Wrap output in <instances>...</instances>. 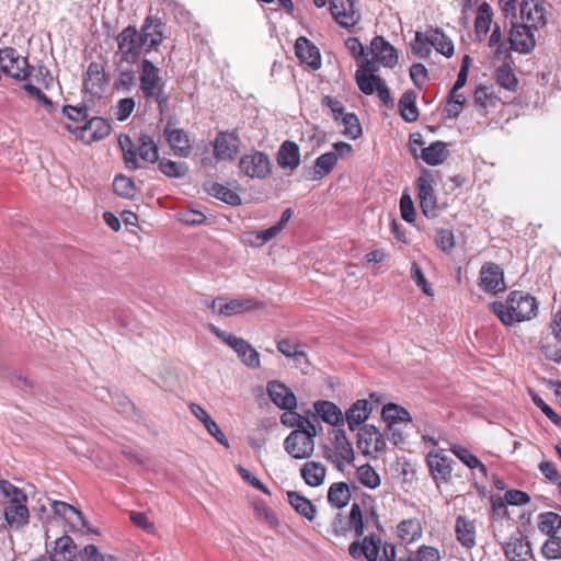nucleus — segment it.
I'll list each match as a JSON object with an SVG mask.
<instances>
[{
  "mask_svg": "<svg viewBox=\"0 0 561 561\" xmlns=\"http://www.w3.org/2000/svg\"><path fill=\"white\" fill-rule=\"evenodd\" d=\"M490 310L507 327L517 322L529 321L537 317L538 304L534 296L522 290H513L506 302L493 301Z\"/></svg>",
  "mask_w": 561,
  "mask_h": 561,
  "instance_id": "nucleus-1",
  "label": "nucleus"
},
{
  "mask_svg": "<svg viewBox=\"0 0 561 561\" xmlns=\"http://www.w3.org/2000/svg\"><path fill=\"white\" fill-rule=\"evenodd\" d=\"M138 93L146 103H156L160 114L169 108L170 96L165 91V81L160 69L147 58L138 65Z\"/></svg>",
  "mask_w": 561,
  "mask_h": 561,
  "instance_id": "nucleus-2",
  "label": "nucleus"
},
{
  "mask_svg": "<svg viewBox=\"0 0 561 561\" xmlns=\"http://www.w3.org/2000/svg\"><path fill=\"white\" fill-rule=\"evenodd\" d=\"M317 427L308 423L306 428H295L284 440V449L295 459H308L314 451Z\"/></svg>",
  "mask_w": 561,
  "mask_h": 561,
  "instance_id": "nucleus-3",
  "label": "nucleus"
},
{
  "mask_svg": "<svg viewBox=\"0 0 561 561\" xmlns=\"http://www.w3.org/2000/svg\"><path fill=\"white\" fill-rule=\"evenodd\" d=\"M208 329L215 336L230 346L245 366L252 369L260 367V354L248 341L226 332L213 323L208 324Z\"/></svg>",
  "mask_w": 561,
  "mask_h": 561,
  "instance_id": "nucleus-4",
  "label": "nucleus"
},
{
  "mask_svg": "<svg viewBox=\"0 0 561 561\" xmlns=\"http://www.w3.org/2000/svg\"><path fill=\"white\" fill-rule=\"evenodd\" d=\"M207 307L214 314L231 317L252 310H262L265 308V304L250 297L227 299L224 296H218L209 301Z\"/></svg>",
  "mask_w": 561,
  "mask_h": 561,
  "instance_id": "nucleus-5",
  "label": "nucleus"
},
{
  "mask_svg": "<svg viewBox=\"0 0 561 561\" xmlns=\"http://www.w3.org/2000/svg\"><path fill=\"white\" fill-rule=\"evenodd\" d=\"M0 69L16 81H26L33 73L27 58L21 56L13 47L0 49Z\"/></svg>",
  "mask_w": 561,
  "mask_h": 561,
  "instance_id": "nucleus-6",
  "label": "nucleus"
},
{
  "mask_svg": "<svg viewBox=\"0 0 561 561\" xmlns=\"http://www.w3.org/2000/svg\"><path fill=\"white\" fill-rule=\"evenodd\" d=\"M139 32L135 26L128 25L116 37L121 60L135 64L146 53Z\"/></svg>",
  "mask_w": 561,
  "mask_h": 561,
  "instance_id": "nucleus-7",
  "label": "nucleus"
},
{
  "mask_svg": "<svg viewBox=\"0 0 561 561\" xmlns=\"http://www.w3.org/2000/svg\"><path fill=\"white\" fill-rule=\"evenodd\" d=\"M333 447H325L324 458L332 462L339 470H343L344 463L353 462L354 449L350 443L346 433L343 428H336L333 431Z\"/></svg>",
  "mask_w": 561,
  "mask_h": 561,
  "instance_id": "nucleus-8",
  "label": "nucleus"
},
{
  "mask_svg": "<svg viewBox=\"0 0 561 561\" xmlns=\"http://www.w3.org/2000/svg\"><path fill=\"white\" fill-rule=\"evenodd\" d=\"M522 24L539 34L547 25V10L541 0H522L519 20Z\"/></svg>",
  "mask_w": 561,
  "mask_h": 561,
  "instance_id": "nucleus-9",
  "label": "nucleus"
},
{
  "mask_svg": "<svg viewBox=\"0 0 561 561\" xmlns=\"http://www.w3.org/2000/svg\"><path fill=\"white\" fill-rule=\"evenodd\" d=\"M241 172L251 179L264 180L272 173V162L268 156L261 151H252L240 158Z\"/></svg>",
  "mask_w": 561,
  "mask_h": 561,
  "instance_id": "nucleus-10",
  "label": "nucleus"
},
{
  "mask_svg": "<svg viewBox=\"0 0 561 561\" xmlns=\"http://www.w3.org/2000/svg\"><path fill=\"white\" fill-rule=\"evenodd\" d=\"M378 65L370 59H360L355 72V81L358 89L366 95H373L383 83L382 79L376 75Z\"/></svg>",
  "mask_w": 561,
  "mask_h": 561,
  "instance_id": "nucleus-11",
  "label": "nucleus"
},
{
  "mask_svg": "<svg viewBox=\"0 0 561 561\" xmlns=\"http://www.w3.org/2000/svg\"><path fill=\"white\" fill-rule=\"evenodd\" d=\"M537 33L518 21L512 22L508 43L512 50L519 54H529L537 43Z\"/></svg>",
  "mask_w": 561,
  "mask_h": 561,
  "instance_id": "nucleus-12",
  "label": "nucleus"
},
{
  "mask_svg": "<svg viewBox=\"0 0 561 561\" xmlns=\"http://www.w3.org/2000/svg\"><path fill=\"white\" fill-rule=\"evenodd\" d=\"M416 187L422 213L427 218H436L440 209L437 204L433 179L428 174L420 176L416 180Z\"/></svg>",
  "mask_w": 561,
  "mask_h": 561,
  "instance_id": "nucleus-13",
  "label": "nucleus"
},
{
  "mask_svg": "<svg viewBox=\"0 0 561 561\" xmlns=\"http://www.w3.org/2000/svg\"><path fill=\"white\" fill-rule=\"evenodd\" d=\"M176 116H170L163 128V136L179 157H187L191 151L190 138L184 129L176 128Z\"/></svg>",
  "mask_w": 561,
  "mask_h": 561,
  "instance_id": "nucleus-14",
  "label": "nucleus"
},
{
  "mask_svg": "<svg viewBox=\"0 0 561 561\" xmlns=\"http://www.w3.org/2000/svg\"><path fill=\"white\" fill-rule=\"evenodd\" d=\"M479 280L480 288L486 294L496 295L506 289L504 273L500 265L493 262L481 266Z\"/></svg>",
  "mask_w": 561,
  "mask_h": 561,
  "instance_id": "nucleus-15",
  "label": "nucleus"
},
{
  "mask_svg": "<svg viewBox=\"0 0 561 561\" xmlns=\"http://www.w3.org/2000/svg\"><path fill=\"white\" fill-rule=\"evenodd\" d=\"M330 12L342 27L351 28L360 21V13L354 8V0H331Z\"/></svg>",
  "mask_w": 561,
  "mask_h": 561,
  "instance_id": "nucleus-16",
  "label": "nucleus"
},
{
  "mask_svg": "<svg viewBox=\"0 0 561 561\" xmlns=\"http://www.w3.org/2000/svg\"><path fill=\"white\" fill-rule=\"evenodd\" d=\"M164 24L160 21V19L154 16H147L141 28H140V37L141 43L146 48V54L156 50L158 46L162 43Z\"/></svg>",
  "mask_w": 561,
  "mask_h": 561,
  "instance_id": "nucleus-17",
  "label": "nucleus"
},
{
  "mask_svg": "<svg viewBox=\"0 0 561 561\" xmlns=\"http://www.w3.org/2000/svg\"><path fill=\"white\" fill-rule=\"evenodd\" d=\"M370 51L374 56V61L385 68H394L398 64L397 49L382 36H375L370 42Z\"/></svg>",
  "mask_w": 561,
  "mask_h": 561,
  "instance_id": "nucleus-18",
  "label": "nucleus"
},
{
  "mask_svg": "<svg viewBox=\"0 0 561 561\" xmlns=\"http://www.w3.org/2000/svg\"><path fill=\"white\" fill-rule=\"evenodd\" d=\"M51 508L54 514L68 522L72 529L79 531L85 530L87 533H96L95 530H92L88 527V523L82 512L77 510L75 506L66 502L53 501Z\"/></svg>",
  "mask_w": 561,
  "mask_h": 561,
  "instance_id": "nucleus-19",
  "label": "nucleus"
},
{
  "mask_svg": "<svg viewBox=\"0 0 561 561\" xmlns=\"http://www.w3.org/2000/svg\"><path fill=\"white\" fill-rule=\"evenodd\" d=\"M266 391L272 402L285 411L297 408V399L294 392L283 382L273 380L267 382Z\"/></svg>",
  "mask_w": 561,
  "mask_h": 561,
  "instance_id": "nucleus-20",
  "label": "nucleus"
},
{
  "mask_svg": "<svg viewBox=\"0 0 561 561\" xmlns=\"http://www.w3.org/2000/svg\"><path fill=\"white\" fill-rule=\"evenodd\" d=\"M504 553L508 561H527L533 556L530 543L520 531L505 543Z\"/></svg>",
  "mask_w": 561,
  "mask_h": 561,
  "instance_id": "nucleus-21",
  "label": "nucleus"
},
{
  "mask_svg": "<svg viewBox=\"0 0 561 561\" xmlns=\"http://www.w3.org/2000/svg\"><path fill=\"white\" fill-rule=\"evenodd\" d=\"M426 462L432 478L436 482H447L450 479L453 468L451 460L439 453H430L426 457Z\"/></svg>",
  "mask_w": 561,
  "mask_h": 561,
  "instance_id": "nucleus-22",
  "label": "nucleus"
},
{
  "mask_svg": "<svg viewBox=\"0 0 561 561\" xmlns=\"http://www.w3.org/2000/svg\"><path fill=\"white\" fill-rule=\"evenodd\" d=\"M48 553L51 561H76L79 551L73 539L64 535L54 541V547Z\"/></svg>",
  "mask_w": 561,
  "mask_h": 561,
  "instance_id": "nucleus-23",
  "label": "nucleus"
},
{
  "mask_svg": "<svg viewBox=\"0 0 561 561\" xmlns=\"http://www.w3.org/2000/svg\"><path fill=\"white\" fill-rule=\"evenodd\" d=\"M373 404L366 400H357L345 412L344 420L351 431H355L362 425L370 415Z\"/></svg>",
  "mask_w": 561,
  "mask_h": 561,
  "instance_id": "nucleus-24",
  "label": "nucleus"
},
{
  "mask_svg": "<svg viewBox=\"0 0 561 561\" xmlns=\"http://www.w3.org/2000/svg\"><path fill=\"white\" fill-rule=\"evenodd\" d=\"M277 164L284 170H296L300 164V150L298 145L291 140H285L276 156Z\"/></svg>",
  "mask_w": 561,
  "mask_h": 561,
  "instance_id": "nucleus-25",
  "label": "nucleus"
},
{
  "mask_svg": "<svg viewBox=\"0 0 561 561\" xmlns=\"http://www.w3.org/2000/svg\"><path fill=\"white\" fill-rule=\"evenodd\" d=\"M105 84V73L103 66L92 61L89 64L83 79V87L87 92L98 95L103 92Z\"/></svg>",
  "mask_w": 561,
  "mask_h": 561,
  "instance_id": "nucleus-26",
  "label": "nucleus"
},
{
  "mask_svg": "<svg viewBox=\"0 0 561 561\" xmlns=\"http://www.w3.org/2000/svg\"><path fill=\"white\" fill-rule=\"evenodd\" d=\"M296 56L302 62L318 69L321 65L319 49L306 37L297 38L295 44Z\"/></svg>",
  "mask_w": 561,
  "mask_h": 561,
  "instance_id": "nucleus-27",
  "label": "nucleus"
},
{
  "mask_svg": "<svg viewBox=\"0 0 561 561\" xmlns=\"http://www.w3.org/2000/svg\"><path fill=\"white\" fill-rule=\"evenodd\" d=\"M27 502H15L9 504L4 510V519L9 527L20 530L28 524L30 512Z\"/></svg>",
  "mask_w": 561,
  "mask_h": 561,
  "instance_id": "nucleus-28",
  "label": "nucleus"
},
{
  "mask_svg": "<svg viewBox=\"0 0 561 561\" xmlns=\"http://www.w3.org/2000/svg\"><path fill=\"white\" fill-rule=\"evenodd\" d=\"M313 409L317 415L325 423L333 426H340L344 424V415L341 409L331 401H317L313 404Z\"/></svg>",
  "mask_w": 561,
  "mask_h": 561,
  "instance_id": "nucleus-29",
  "label": "nucleus"
},
{
  "mask_svg": "<svg viewBox=\"0 0 561 561\" xmlns=\"http://www.w3.org/2000/svg\"><path fill=\"white\" fill-rule=\"evenodd\" d=\"M473 101L479 113L485 115L490 108L496 107L501 99L495 94L493 87L479 85L474 91Z\"/></svg>",
  "mask_w": 561,
  "mask_h": 561,
  "instance_id": "nucleus-30",
  "label": "nucleus"
},
{
  "mask_svg": "<svg viewBox=\"0 0 561 561\" xmlns=\"http://www.w3.org/2000/svg\"><path fill=\"white\" fill-rule=\"evenodd\" d=\"M488 46L493 49V58L496 60L505 61L511 57L508 38L503 37L497 23L491 30Z\"/></svg>",
  "mask_w": 561,
  "mask_h": 561,
  "instance_id": "nucleus-31",
  "label": "nucleus"
},
{
  "mask_svg": "<svg viewBox=\"0 0 561 561\" xmlns=\"http://www.w3.org/2000/svg\"><path fill=\"white\" fill-rule=\"evenodd\" d=\"M455 531L457 540L467 549L476 546V525L465 516H458L456 519Z\"/></svg>",
  "mask_w": 561,
  "mask_h": 561,
  "instance_id": "nucleus-32",
  "label": "nucleus"
},
{
  "mask_svg": "<svg viewBox=\"0 0 561 561\" xmlns=\"http://www.w3.org/2000/svg\"><path fill=\"white\" fill-rule=\"evenodd\" d=\"M236 139L227 133H219L214 141V156L218 160H232L237 153Z\"/></svg>",
  "mask_w": 561,
  "mask_h": 561,
  "instance_id": "nucleus-33",
  "label": "nucleus"
},
{
  "mask_svg": "<svg viewBox=\"0 0 561 561\" xmlns=\"http://www.w3.org/2000/svg\"><path fill=\"white\" fill-rule=\"evenodd\" d=\"M493 11L491 5L483 1L477 12L474 21V33L479 42H482L492 27Z\"/></svg>",
  "mask_w": 561,
  "mask_h": 561,
  "instance_id": "nucleus-34",
  "label": "nucleus"
},
{
  "mask_svg": "<svg viewBox=\"0 0 561 561\" xmlns=\"http://www.w3.org/2000/svg\"><path fill=\"white\" fill-rule=\"evenodd\" d=\"M111 125L102 117H92L82 128V137L89 141H98L107 137L111 133Z\"/></svg>",
  "mask_w": 561,
  "mask_h": 561,
  "instance_id": "nucleus-35",
  "label": "nucleus"
},
{
  "mask_svg": "<svg viewBox=\"0 0 561 561\" xmlns=\"http://www.w3.org/2000/svg\"><path fill=\"white\" fill-rule=\"evenodd\" d=\"M287 499L290 506L307 520L312 522L317 515V507L306 496L295 491H287Z\"/></svg>",
  "mask_w": 561,
  "mask_h": 561,
  "instance_id": "nucleus-36",
  "label": "nucleus"
},
{
  "mask_svg": "<svg viewBox=\"0 0 561 561\" xmlns=\"http://www.w3.org/2000/svg\"><path fill=\"white\" fill-rule=\"evenodd\" d=\"M300 474L307 485L316 488L323 483L327 469L321 462L307 461L302 465Z\"/></svg>",
  "mask_w": 561,
  "mask_h": 561,
  "instance_id": "nucleus-37",
  "label": "nucleus"
},
{
  "mask_svg": "<svg viewBox=\"0 0 561 561\" xmlns=\"http://www.w3.org/2000/svg\"><path fill=\"white\" fill-rule=\"evenodd\" d=\"M416 98H417V94L415 91L408 90L401 95V98L399 100V103H398L399 111H400L401 117L407 123H413V122L417 121V118L420 116V112L416 106Z\"/></svg>",
  "mask_w": 561,
  "mask_h": 561,
  "instance_id": "nucleus-38",
  "label": "nucleus"
},
{
  "mask_svg": "<svg viewBox=\"0 0 561 561\" xmlns=\"http://www.w3.org/2000/svg\"><path fill=\"white\" fill-rule=\"evenodd\" d=\"M449 151L443 141H434L421 150L420 158L428 165L442 164L448 157Z\"/></svg>",
  "mask_w": 561,
  "mask_h": 561,
  "instance_id": "nucleus-39",
  "label": "nucleus"
},
{
  "mask_svg": "<svg viewBox=\"0 0 561 561\" xmlns=\"http://www.w3.org/2000/svg\"><path fill=\"white\" fill-rule=\"evenodd\" d=\"M426 33L430 38V44L438 53L447 58H450L454 55V43L440 28H430Z\"/></svg>",
  "mask_w": 561,
  "mask_h": 561,
  "instance_id": "nucleus-40",
  "label": "nucleus"
},
{
  "mask_svg": "<svg viewBox=\"0 0 561 561\" xmlns=\"http://www.w3.org/2000/svg\"><path fill=\"white\" fill-rule=\"evenodd\" d=\"M450 451L458 459H460L469 469L478 470L483 478H486L488 469L485 465L478 457L471 454L469 449L460 445H453L450 447Z\"/></svg>",
  "mask_w": 561,
  "mask_h": 561,
  "instance_id": "nucleus-41",
  "label": "nucleus"
},
{
  "mask_svg": "<svg viewBox=\"0 0 561 561\" xmlns=\"http://www.w3.org/2000/svg\"><path fill=\"white\" fill-rule=\"evenodd\" d=\"M351 491L345 482H335L328 490V502L332 507L343 508L351 500Z\"/></svg>",
  "mask_w": 561,
  "mask_h": 561,
  "instance_id": "nucleus-42",
  "label": "nucleus"
},
{
  "mask_svg": "<svg viewBox=\"0 0 561 561\" xmlns=\"http://www.w3.org/2000/svg\"><path fill=\"white\" fill-rule=\"evenodd\" d=\"M149 163H156L159 160V148L152 136L141 134L139 136V147L137 149V157Z\"/></svg>",
  "mask_w": 561,
  "mask_h": 561,
  "instance_id": "nucleus-43",
  "label": "nucleus"
},
{
  "mask_svg": "<svg viewBox=\"0 0 561 561\" xmlns=\"http://www.w3.org/2000/svg\"><path fill=\"white\" fill-rule=\"evenodd\" d=\"M397 529L399 538L407 543L414 542L422 536V526L417 518L400 522Z\"/></svg>",
  "mask_w": 561,
  "mask_h": 561,
  "instance_id": "nucleus-44",
  "label": "nucleus"
},
{
  "mask_svg": "<svg viewBox=\"0 0 561 561\" xmlns=\"http://www.w3.org/2000/svg\"><path fill=\"white\" fill-rule=\"evenodd\" d=\"M337 163V153L325 152L320 154L313 165V180H320L329 175Z\"/></svg>",
  "mask_w": 561,
  "mask_h": 561,
  "instance_id": "nucleus-45",
  "label": "nucleus"
},
{
  "mask_svg": "<svg viewBox=\"0 0 561 561\" xmlns=\"http://www.w3.org/2000/svg\"><path fill=\"white\" fill-rule=\"evenodd\" d=\"M118 144L123 151L125 167L130 171L139 169L140 164L137 159V148L135 147L131 138L128 135H121Z\"/></svg>",
  "mask_w": 561,
  "mask_h": 561,
  "instance_id": "nucleus-46",
  "label": "nucleus"
},
{
  "mask_svg": "<svg viewBox=\"0 0 561 561\" xmlns=\"http://www.w3.org/2000/svg\"><path fill=\"white\" fill-rule=\"evenodd\" d=\"M381 417L385 421L386 424H396L400 422H411L412 417L408 410H405L403 407L394 404V403H387L382 407L381 411Z\"/></svg>",
  "mask_w": 561,
  "mask_h": 561,
  "instance_id": "nucleus-47",
  "label": "nucleus"
},
{
  "mask_svg": "<svg viewBox=\"0 0 561 561\" xmlns=\"http://www.w3.org/2000/svg\"><path fill=\"white\" fill-rule=\"evenodd\" d=\"M496 83L508 92H516L518 80L513 68L508 64H503L495 70Z\"/></svg>",
  "mask_w": 561,
  "mask_h": 561,
  "instance_id": "nucleus-48",
  "label": "nucleus"
},
{
  "mask_svg": "<svg viewBox=\"0 0 561 561\" xmlns=\"http://www.w3.org/2000/svg\"><path fill=\"white\" fill-rule=\"evenodd\" d=\"M137 72L133 69L119 70L113 82V88L122 93L131 92L137 85Z\"/></svg>",
  "mask_w": 561,
  "mask_h": 561,
  "instance_id": "nucleus-49",
  "label": "nucleus"
},
{
  "mask_svg": "<svg viewBox=\"0 0 561 561\" xmlns=\"http://www.w3.org/2000/svg\"><path fill=\"white\" fill-rule=\"evenodd\" d=\"M159 170L168 178L181 179L184 178L188 172V165L183 161H172L169 159L158 160Z\"/></svg>",
  "mask_w": 561,
  "mask_h": 561,
  "instance_id": "nucleus-50",
  "label": "nucleus"
},
{
  "mask_svg": "<svg viewBox=\"0 0 561 561\" xmlns=\"http://www.w3.org/2000/svg\"><path fill=\"white\" fill-rule=\"evenodd\" d=\"M209 194L230 206H239L242 203L241 197L237 192L220 183H214L209 188Z\"/></svg>",
  "mask_w": 561,
  "mask_h": 561,
  "instance_id": "nucleus-51",
  "label": "nucleus"
},
{
  "mask_svg": "<svg viewBox=\"0 0 561 561\" xmlns=\"http://www.w3.org/2000/svg\"><path fill=\"white\" fill-rule=\"evenodd\" d=\"M337 123L343 127V134L351 139H358L363 134L359 119L354 113H345Z\"/></svg>",
  "mask_w": 561,
  "mask_h": 561,
  "instance_id": "nucleus-52",
  "label": "nucleus"
},
{
  "mask_svg": "<svg viewBox=\"0 0 561 561\" xmlns=\"http://www.w3.org/2000/svg\"><path fill=\"white\" fill-rule=\"evenodd\" d=\"M538 528L542 534L554 535V533L561 528V516L554 512L539 514Z\"/></svg>",
  "mask_w": 561,
  "mask_h": 561,
  "instance_id": "nucleus-53",
  "label": "nucleus"
},
{
  "mask_svg": "<svg viewBox=\"0 0 561 561\" xmlns=\"http://www.w3.org/2000/svg\"><path fill=\"white\" fill-rule=\"evenodd\" d=\"M465 103L466 96L462 93H458V91L454 92V89H450L445 107L446 117L450 119L458 118L463 110Z\"/></svg>",
  "mask_w": 561,
  "mask_h": 561,
  "instance_id": "nucleus-54",
  "label": "nucleus"
},
{
  "mask_svg": "<svg viewBox=\"0 0 561 561\" xmlns=\"http://www.w3.org/2000/svg\"><path fill=\"white\" fill-rule=\"evenodd\" d=\"M348 529L354 533L356 537H362L366 529V522L363 516L362 507L358 503H353L347 519Z\"/></svg>",
  "mask_w": 561,
  "mask_h": 561,
  "instance_id": "nucleus-55",
  "label": "nucleus"
},
{
  "mask_svg": "<svg viewBox=\"0 0 561 561\" xmlns=\"http://www.w3.org/2000/svg\"><path fill=\"white\" fill-rule=\"evenodd\" d=\"M356 476L358 481L368 489L374 490L380 485V477L369 463L358 467Z\"/></svg>",
  "mask_w": 561,
  "mask_h": 561,
  "instance_id": "nucleus-56",
  "label": "nucleus"
},
{
  "mask_svg": "<svg viewBox=\"0 0 561 561\" xmlns=\"http://www.w3.org/2000/svg\"><path fill=\"white\" fill-rule=\"evenodd\" d=\"M411 50L415 56L422 59H426L431 56L432 45L430 44L427 33L420 31L415 33L414 41L411 43Z\"/></svg>",
  "mask_w": 561,
  "mask_h": 561,
  "instance_id": "nucleus-57",
  "label": "nucleus"
},
{
  "mask_svg": "<svg viewBox=\"0 0 561 561\" xmlns=\"http://www.w3.org/2000/svg\"><path fill=\"white\" fill-rule=\"evenodd\" d=\"M113 190L117 195L124 198H133L137 193L134 181L125 175H117L114 179Z\"/></svg>",
  "mask_w": 561,
  "mask_h": 561,
  "instance_id": "nucleus-58",
  "label": "nucleus"
},
{
  "mask_svg": "<svg viewBox=\"0 0 561 561\" xmlns=\"http://www.w3.org/2000/svg\"><path fill=\"white\" fill-rule=\"evenodd\" d=\"M381 540L377 535H368L363 539L364 558L368 561H377L380 553Z\"/></svg>",
  "mask_w": 561,
  "mask_h": 561,
  "instance_id": "nucleus-59",
  "label": "nucleus"
},
{
  "mask_svg": "<svg viewBox=\"0 0 561 561\" xmlns=\"http://www.w3.org/2000/svg\"><path fill=\"white\" fill-rule=\"evenodd\" d=\"M0 493L9 499L10 504L15 502H27L26 494L18 486L7 480H0Z\"/></svg>",
  "mask_w": 561,
  "mask_h": 561,
  "instance_id": "nucleus-60",
  "label": "nucleus"
},
{
  "mask_svg": "<svg viewBox=\"0 0 561 561\" xmlns=\"http://www.w3.org/2000/svg\"><path fill=\"white\" fill-rule=\"evenodd\" d=\"M541 552L549 560L561 559V537L556 535L549 536L541 548Z\"/></svg>",
  "mask_w": 561,
  "mask_h": 561,
  "instance_id": "nucleus-61",
  "label": "nucleus"
},
{
  "mask_svg": "<svg viewBox=\"0 0 561 561\" xmlns=\"http://www.w3.org/2000/svg\"><path fill=\"white\" fill-rule=\"evenodd\" d=\"M534 404L557 426L561 427V416L548 405L537 393L530 392Z\"/></svg>",
  "mask_w": 561,
  "mask_h": 561,
  "instance_id": "nucleus-62",
  "label": "nucleus"
},
{
  "mask_svg": "<svg viewBox=\"0 0 561 561\" xmlns=\"http://www.w3.org/2000/svg\"><path fill=\"white\" fill-rule=\"evenodd\" d=\"M539 471L545 478L561 489V474L556 468V465L551 461H541L538 466Z\"/></svg>",
  "mask_w": 561,
  "mask_h": 561,
  "instance_id": "nucleus-63",
  "label": "nucleus"
},
{
  "mask_svg": "<svg viewBox=\"0 0 561 561\" xmlns=\"http://www.w3.org/2000/svg\"><path fill=\"white\" fill-rule=\"evenodd\" d=\"M81 561H113V557L102 554L95 545H87L80 551Z\"/></svg>",
  "mask_w": 561,
  "mask_h": 561,
  "instance_id": "nucleus-64",
  "label": "nucleus"
}]
</instances>
